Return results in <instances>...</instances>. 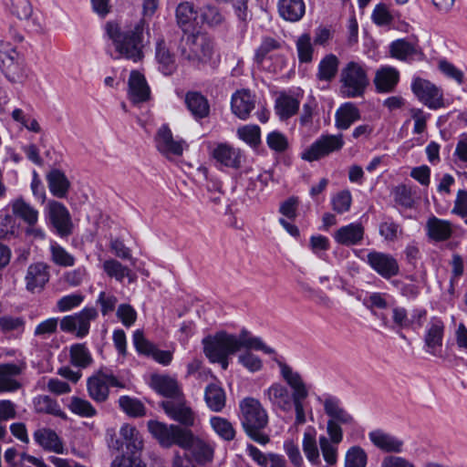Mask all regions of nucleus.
<instances>
[{"mask_svg":"<svg viewBox=\"0 0 467 467\" xmlns=\"http://www.w3.org/2000/svg\"><path fill=\"white\" fill-rule=\"evenodd\" d=\"M280 376L287 386L275 382L265 389L264 397L272 408L284 413L295 410V426L306 422V403L309 396V388L302 375L288 364L278 361Z\"/></svg>","mask_w":467,"mask_h":467,"instance_id":"f257e3e1","label":"nucleus"},{"mask_svg":"<svg viewBox=\"0 0 467 467\" xmlns=\"http://www.w3.org/2000/svg\"><path fill=\"white\" fill-rule=\"evenodd\" d=\"M159 2L160 0H143V18L126 29H121L118 24L112 22L107 23L106 32L112 41L115 50L119 54L117 58L125 57L134 62L142 58L145 31L147 35H149L148 24L145 18L153 16L158 9Z\"/></svg>","mask_w":467,"mask_h":467,"instance_id":"f03ea898","label":"nucleus"},{"mask_svg":"<svg viewBox=\"0 0 467 467\" xmlns=\"http://www.w3.org/2000/svg\"><path fill=\"white\" fill-rule=\"evenodd\" d=\"M148 429L161 446L169 448L178 445L182 449H192L195 461L201 465L213 462L214 453L213 445L195 438L192 431L174 424L167 425L158 420H149Z\"/></svg>","mask_w":467,"mask_h":467,"instance_id":"7ed1b4c3","label":"nucleus"},{"mask_svg":"<svg viewBox=\"0 0 467 467\" xmlns=\"http://www.w3.org/2000/svg\"><path fill=\"white\" fill-rule=\"evenodd\" d=\"M202 343L203 353L208 359L223 355L231 356L243 348L263 351L267 355L275 354V349L265 345L261 337L253 336L245 328H243L238 335L219 331L205 337Z\"/></svg>","mask_w":467,"mask_h":467,"instance_id":"20e7f679","label":"nucleus"},{"mask_svg":"<svg viewBox=\"0 0 467 467\" xmlns=\"http://www.w3.org/2000/svg\"><path fill=\"white\" fill-rule=\"evenodd\" d=\"M239 409L241 424L247 436L261 445L268 443L270 438L264 431L268 425L269 418L260 400L246 397L240 401Z\"/></svg>","mask_w":467,"mask_h":467,"instance_id":"39448f33","label":"nucleus"},{"mask_svg":"<svg viewBox=\"0 0 467 467\" xmlns=\"http://www.w3.org/2000/svg\"><path fill=\"white\" fill-rule=\"evenodd\" d=\"M177 50L181 60L197 68L211 63L214 53L213 42L199 31L182 34Z\"/></svg>","mask_w":467,"mask_h":467,"instance_id":"423d86ee","label":"nucleus"},{"mask_svg":"<svg viewBox=\"0 0 467 467\" xmlns=\"http://www.w3.org/2000/svg\"><path fill=\"white\" fill-rule=\"evenodd\" d=\"M338 82L342 98H361L369 85L368 69L358 62L349 61L340 69Z\"/></svg>","mask_w":467,"mask_h":467,"instance_id":"0eeeda50","label":"nucleus"},{"mask_svg":"<svg viewBox=\"0 0 467 467\" xmlns=\"http://www.w3.org/2000/svg\"><path fill=\"white\" fill-rule=\"evenodd\" d=\"M410 87L415 97L429 109H438L445 107L442 89L430 80L414 77Z\"/></svg>","mask_w":467,"mask_h":467,"instance_id":"6e6552de","label":"nucleus"},{"mask_svg":"<svg viewBox=\"0 0 467 467\" xmlns=\"http://www.w3.org/2000/svg\"><path fill=\"white\" fill-rule=\"evenodd\" d=\"M109 387L123 388L124 385L112 373L104 369H99L87 380L88 396L98 403L109 399Z\"/></svg>","mask_w":467,"mask_h":467,"instance_id":"1a4fd4ad","label":"nucleus"},{"mask_svg":"<svg viewBox=\"0 0 467 467\" xmlns=\"http://www.w3.org/2000/svg\"><path fill=\"white\" fill-rule=\"evenodd\" d=\"M344 144L342 134L321 135L301 153V158L309 162L318 161L333 152L339 151Z\"/></svg>","mask_w":467,"mask_h":467,"instance_id":"9d476101","label":"nucleus"},{"mask_svg":"<svg viewBox=\"0 0 467 467\" xmlns=\"http://www.w3.org/2000/svg\"><path fill=\"white\" fill-rule=\"evenodd\" d=\"M156 149L167 158L179 157L187 148V143L182 139H174L167 125L161 126L154 137Z\"/></svg>","mask_w":467,"mask_h":467,"instance_id":"9b49d317","label":"nucleus"},{"mask_svg":"<svg viewBox=\"0 0 467 467\" xmlns=\"http://www.w3.org/2000/svg\"><path fill=\"white\" fill-rule=\"evenodd\" d=\"M445 332V325L441 317H431L425 327L424 331V349L434 357L441 354L443 337Z\"/></svg>","mask_w":467,"mask_h":467,"instance_id":"f8f14e48","label":"nucleus"},{"mask_svg":"<svg viewBox=\"0 0 467 467\" xmlns=\"http://www.w3.org/2000/svg\"><path fill=\"white\" fill-rule=\"evenodd\" d=\"M367 263L380 276L389 279L400 273L397 259L387 253L371 251L367 255Z\"/></svg>","mask_w":467,"mask_h":467,"instance_id":"ddd939ff","label":"nucleus"},{"mask_svg":"<svg viewBox=\"0 0 467 467\" xmlns=\"http://www.w3.org/2000/svg\"><path fill=\"white\" fill-rule=\"evenodd\" d=\"M161 407L171 420L180 422L182 425L185 427L195 425V414L185 404L182 396L176 400H164L161 403Z\"/></svg>","mask_w":467,"mask_h":467,"instance_id":"4468645a","label":"nucleus"},{"mask_svg":"<svg viewBox=\"0 0 467 467\" xmlns=\"http://www.w3.org/2000/svg\"><path fill=\"white\" fill-rule=\"evenodd\" d=\"M212 156L222 165L235 170L240 169L245 161L244 151L226 142L217 143L212 150Z\"/></svg>","mask_w":467,"mask_h":467,"instance_id":"2eb2a0df","label":"nucleus"},{"mask_svg":"<svg viewBox=\"0 0 467 467\" xmlns=\"http://www.w3.org/2000/svg\"><path fill=\"white\" fill-rule=\"evenodd\" d=\"M50 223L60 236L71 234V218L67 207L57 201H49L47 205Z\"/></svg>","mask_w":467,"mask_h":467,"instance_id":"dca6fc26","label":"nucleus"},{"mask_svg":"<svg viewBox=\"0 0 467 467\" xmlns=\"http://www.w3.org/2000/svg\"><path fill=\"white\" fill-rule=\"evenodd\" d=\"M49 278V266L46 263L31 264L25 276L26 289L30 293H39L45 288Z\"/></svg>","mask_w":467,"mask_h":467,"instance_id":"f3484780","label":"nucleus"},{"mask_svg":"<svg viewBox=\"0 0 467 467\" xmlns=\"http://www.w3.org/2000/svg\"><path fill=\"white\" fill-rule=\"evenodd\" d=\"M372 444L387 453H400L403 451L404 441L395 435L382 430H375L368 433Z\"/></svg>","mask_w":467,"mask_h":467,"instance_id":"a211bd4d","label":"nucleus"},{"mask_svg":"<svg viewBox=\"0 0 467 467\" xmlns=\"http://www.w3.org/2000/svg\"><path fill=\"white\" fill-rule=\"evenodd\" d=\"M129 98L133 103H140L150 99V89L145 77L137 70H132L129 78Z\"/></svg>","mask_w":467,"mask_h":467,"instance_id":"6ab92c4d","label":"nucleus"},{"mask_svg":"<svg viewBox=\"0 0 467 467\" xmlns=\"http://www.w3.org/2000/svg\"><path fill=\"white\" fill-rule=\"evenodd\" d=\"M325 413L329 417L328 420H332L340 425H353L355 420L341 405L339 399L329 396L323 402Z\"/></svg>","mask_w":467,"mask_h":467,"instance_id":"aec40b11","label":"nucleus"},{"mask_svg":"<svg viewBox=\"0 0 467 467\" xmlns=\"http://www.w3.org/2000/svg\"><path fill=\"white\" fill-rule=\"evenodd\" d=\"M24 369V366L14 363L0 364V393L14 392L21 388V384L16 379Z\"/></svg>","mask_w":467,"mask_h":467,"instance_id":"412c9836","label":"nucleus"},{"mask_svg":"<svg viewBox=\"0 0 467 467\" xmlns=\"http://www.w3.org/2000/svg\"><path fill=\"white\" fill-rule=\"evenodd\" d=\"M364 233V227L360 223H351L338 228L334 234V239L345 246L357 245L363 240Z\"/></svg>","mask_w":467,"mask_h":467,"instance_id":"4be33fe9","label":"nucleus"},{"mask_svg":"<svg viewBox=\"0 0 467 467\" xmlns=\"http://www.w3.org/2000/svg\"><path fill=\"white\" fill-rule=\"evenodd\" d=\"M254 96L250 91L243 89L232 96L231 108L233 113L241 119H246L254 109Z\"/></svg>","mask_w":467,"mask_h":467,"instance_id":"5701e85b","label":"nucleus"},{"mask_svg":"<svg viewBox=\"0 0 467 467\" xmlns=\"http://www.w3.org/2000/svg\"><path fill=\"white\" fill-rule=\"evenodd\" d=\"M400 80L399 71L391 67H382L376 71L374 84L379 93L392 92Z\"/></svg>","mask_w":467,"mask_h":467,"instance_id":"b1692460","label":"nucleus"},{"mask_svg":"<svg viewBox=\"0 0 467 467\" xmlns=\"http://www.w3.org/2000/svg\"><path fill=\"white\" fill-rule=\"evenodd\" d=\"M426 231L428 237L436 242L450 239L453 233L451 222L440 219L436 216H431L427 220Z\"/></svg>","mask_w":467,"mask_h":467,"instance_id":"393cba45","label":"nucleus"},{"mask_svg":"<svg viewBox=\"0 0 467 467\" xmlns=\"http://www.w3.org/2000/svg\"><path fill=\"white\" fill-rule=\"evenodd\" d=\"M33 436L35 441L44 450L58 454L64 452L63 442L53 430L47 428L38 429L34 432Z\"/></svg>","mask_w":467,"mask_h":467,"instance_id":"a878e982","label":"nucleus"},{"mask_svg":"<svg viewBox=\"0 0 467 467\" xmlns=\"http://www.w3.org/2000/svg\"><path fill=\"white\" fill-rule=\"evenodd\" d=\"M299 107V99L285 92H280V95L275 99V113L281 120H286L296 115Z\"/></svg>","mask_w":467,"mask_h":467,"instance_id":"bb28decb","label":"nucleus"},{"mask_svg":"<svg viewBox=\"0 0 467 467\" xmlns=\"http://www.w3.org/2000/svg\"><path fill=\"white\" fill-rule=\"evenodd\" d=\"M302 449L311 464L320 465L321 460L317 441V430L313 426L306 427L304 431Z\"/></svg>","mask_w":467,"mask_h":467,"instance_id":"cd10ccee","label":"nucleus"},{"mask_svg":"<svg viewBox=\"0 0 467 467\" xmlns=\"http://www.w3.org/2000/svg\"><path fill=\"white\" fill-rule=\"evenodd\" d=\"M176 21L182 28L183 34H190L194 31V23L197 18V12L190 2H182L179 4L175 12Z\"/></svg>","mask_w":467,"mask_h":467,"instance_id":"c85d7f7f","label":"nucleus"},{"mask_svg":"<svg viewBox=\"0 0 467 467\" xmlns=\"http://www.w3.org/2000/svg\"><path fill=\"white\" fill-rule=\"evenodd\" d=\"M13 214L27 225H36L38 221V211L23 198H17L10 203Z\"/></svg>","mask_w":467,"mask_h":467,"instance_id":"c756f323","label":"nucleus"},{"mask_svg":"<svg viewBox=\"0 0 467 467\" xmlns=\"http://www.w3.org/2000/svg\"><path fill=\"white\" fill-rule=\"evenodd\" d=\"M151 384L153 389L164 397L176 400L182 396L178 382L169 376H154Z\"/></svg>","mask_w":467,"mask_h":467,"instance_id":"7c9ffc66","label":"nucleus"},{"mask_svg":"<svg viewBox=\"0 0 467 467\" xmlns=\"http://www.w3.org/2000/svg\"><path fill=\"white\" fill-rule=\"evenodd\" d=\"M278 11L280 16L287 21H299L306 11L303 0H279Z\"/></svg>","mask_w":467,"mask_h":467,"instance_id":"2f4dec72","label":"nucleus"},{"mask_svg":"<svg viewBox=\"0 0 467 467\" xmlns=\"http://www.w3.org/2000/svg\"><path fill=\"white\" fill-rule=\"evenodd\" d=\"M47 181L49 191L54 196L57 198L66 197L70 182L64 172L59 170H53L47 174Z\"/></svg>","mask_w":467,"mask_h":467,"instance_id":"473e14b6","label":"nucleus"},{"mask_svg":"<svg viewBox=\"0 0 467 467\" xmlns=\"http://www.w3.org/2000/svg\"><path fill=\"white\" fill-rule=\"evenodd\" d=\"M185 103L195 119H203L209 115V103L202 94L188 92L185 97Z\"/></svg>","mask_w":467,"mask_h":467,"instance_id":"72a5a7b5","label":"nucleus"},{"mask_svg":"<svg viewBox=\"0 0 467 467\" xmlns=\"http://www.w3.org/2000/svg\"><path fill=\"white\" fill-rule=\"evenodd\" d=\"M359 119L358 109L353 103L347 102L337 110L336 125L340 130H347Z\"/></svg>","mask_w":467,"mask_h":467,"instance_id":"f704fd0d","label":"nucleus"},{"mask_svg":"<svg viewBox=\"0 0 467 467\" xmlns=\"http://www.w3.org/2000/svg\"><path fill=\"white\" fill-rule=\"evenodd\" d=\"M204 400L213 411H221L226 401L224 390L218 384L211 383L205 388Z\"/></svg>","mask_w":467,"mask_h":467,"instance_id":"c9c22d12","label":"nucleus"},{"mask_svg":"<svg viewBox=\"0 0 467 467\" xmlns=\"http://www.w3.org/2000/svg\"><path fill=\"white\" fill-rule=\"evenodd\" d=\"M102 268L108 276L118 282H122L125 277H128L130 282L134 281V275L131 270L115 259L104 261Z\"/></svg>","mask_w":467,"mask_h":467,"instance_id":"e433bc0d","label":"nucleus"},{"mask_svg":"<svg viewBox=\"0 0 467 467\" xmlns=\"http://www.w3.org/2000/svg\"><path fill=\"white\" fill-rule=\"evenodd\" d=\"M16 59V51L10 45L0 42V67L6 77L10 78L17 68Z\"/></svg>","mask_w":467,"mask_h":467,"instance_id":"4c0bfd02","label":"nucleus"},{"mask_svg":"<svg viewBox=\"0 0 467 467\" xmlns=\"http://www.w3.org/2000/svg\"><path fill=\"white\" fill-rule=\"evenodd\" d=\"M282 42L271 36H264L260 45L255 49L254 60L256 64L262 65L266 58L271 57V54L280 49Z\"/></svg>","mask_w":467,"mask_h":467,"instance_id":"58836bf2","label":"nucleus"},{"mask_svg":"<svg viewBox=\"0 0 467 467\" xmlns=\"http://www.w3.org/2000/svg\"><path fill=\"white\" fill-rule=\"evenodd\" d=\"M98 311L95 307H85L74 315L77 325V337H84L89 332L90 321L98 317Z\"/></svg>","mask_w":467,"mask_h":467,"instance_id":"ea45409f","label":"nucleus"},{"mask_svg":"<svg viewBox=\"0 0 467 467\" xmlns=\"http://www.w3.org/2000/svg\"><path fill=\"white\" fill-rule=\"evenodd\" d=\"M156 59L160 64L161 70L164 75H171L176 68L173 55L166 47L163 40L157 43Z\"/></svg>","mask_w":467,"mask_h":467,"instance_id":"a19ab883","label":"nucleus"},{"mask_svg":"<svg viewBox=\"0 0 467 467\" xmlns=\"http://www.w3.org/2000/svg\"><path fill=\"white\" fill-rule=\"evenodd\" d=\"M339 60L333 54L327 55L318 65L317 78L323 81H331L338 68Z\"/></svg>","mask_w":467,"mask_h":467,"instance_id":"79ce46f5","label":"nucleus"},{"mask_svg":"<svg viewBox=\"0 0 467 467\" xmlns=\"http://www.w3.org/2000/svg\"><path fill=\"white\" fill-rule=\"evenodd\" d=\"M119 434L123 439L128 450L135 453L142 449V439L139 431L132 425L124 424L121 426Z\"/></svg>","mask_w":467,"mask_h":467,"instance_id":"37998d69","label":"nucleus"},{"mask_svg":"<svg viewBox=\"0 0 467 467\" xmlns=\"http://www.w3.org/2000/svg\"><path fill=\"white\" fill-rule=\"evenodd\" d=\"M34 405L37 412L52 414L61 418L66 417L57 402L49 396L43 395L36 397L34 400Z\"/></svg>","mask_w":467,"mask_h":467,"instance_id":"c03bdc74","label":"nucleus"},{"mask_svg":"<svg viewBox=\"0 0 467 467\" xmlns=\"http://www.w3.org/2000/svg\"><path fill=\"white\" fill-rule=\"evenodd\" d=\"M49 249L51 260L55 265L62 267H70L75 265V256L57 243H52Z\"/></svg>","mask_w":467,"mask_h":467,"instance_id":"a18cd8bd","label":"nucleus"},{"mask_svg":"<svg viewBox=\"0 0 467 467\" xmlns=\"http://www.w3.org/2000/svg\"><path fill=\"white\" fill-rule=\"evenodd\" d=\"M338 444L334 441H327L326 435H320L318 438V445L324 461L327 465H335L338 459Z\"/></svg>","mask_w":467,"mask_h":467,"instance_id":"49530a36","label":"nucleus"},{"mask_svg":"<svg viewBox=\"0 0 467 467\" xmlns=\"http://www.w3.org/2000/svg\"><path fill=\"white\" fill-rule=\"evenodd\" d=\"M69 410L76 415L91 418L97 415V410L87 400L73 396L68 405Z\"/></svg>","mask_w":467,"mask_h":467,"instance_id":"de8ad7c7","label":"nucleus"},{"mask_svg":"<svg viewBox=\"0 0 467 467\" xmlns=\"http://www.w3.org/2000/svg\"><path fill=\"white\" fill-rule=\"evenodd\" d=\"M70 360L74 366L86 368L91 364L92 358L84 344H74L70 348Z\"/></svg>","mask_w":467,"mask_h":467,"instance_id":"09e8293b","label":"nucleus"},{"mask_svg":"<svg viewBox=\"0 0 467 467\" xmlns=\"http://www.w3.org/2000/svg\"><path fill=\"white\" fill-rule=\"evenodd\" d=\"M213 430L223 440L232 441L234 439L235 431L232 423L224 418L214 416L210 420Z\"/></svg>","mask_w":467,"mask_h":467,"instance_id":"8fccbe9b","label":"nucleus"},{"mask_svg":"<svg viewBox=\"0 0 467 467\" xmlns=\"http://www.w3.org/2000/svg\"><path fill=\"white\" fill-rule=\"evenodd\" d=\"M298 60L300 63H309L313 59L314 47L309 34L301 35L296 43Z\"/></svg>","mask_w":467,"mask_h":467,"instance_id":"3c124183","label":"nucleus"},{"mask_svg":"<svg viewBox=\"0 0 467 467\" xmlns=\"http://www.w3.org/2000/svg\"><path fill=\"white\" fill-rule=\"evenodd\" d=\"M368 463V455L359 446L350 447L345 455L344 467H366Z\"/></svg>","mask_w":467,"mask_h":467,"instance_id":"603ef678","label":"nucleus"},{"mask_svg":"<svg viewBox=\"0 0 467 467\" xmlns=\"http://www.w3.org/2000/svg\"><path fill=\"white\" fill-rule=\"evenodd\" d=\"M119 405L129 416L141 417L145 415V407L137 399H133L129 396H121L119 399Z\"/></svg>","mask_w":467,"mask_h":467,"instance_id":"864d4df0","label":"nucleus"},{"mask_svg":"<svg viewBox=\"0 0 467 467\" xmlns=\"http://www.w3.org/2000/svg\"><path fill=\"white\" fill-rule=\"evenodd\" d=\"M237 135L251 147H257L261 142V130L257 125H245L237 130Z\"/></svg>","mask_w":467,"mask_h":467,"instance_id":"5fc2aeb1","label":"nucleus"},{"mask_svg":"<svg viewBox=\"0 0 467 467\" xmlns=\"http://www.w3.org/2000/svg\"><path fill=\"white\" fill-rule=\"evenodd\" d=\"M96 303L99 306L100 313L105 317L115 310L118 298L111 292L101 291L99 294Z\"/></svg>","mask_w":467,"mask_h":467,"instance_id":"6e6d98bb","label":"nucleus"},{"mask_svg":"<svg viewBox=\"0 0 467 467\" xmlns=\"http://www.w3.org/2000/svg\"><path fill=\"white\" fill-rule=\"evenodd\" d=\"M266 144L272 150L279 153L285 151L289 147L287 137L277 130L267 134Z\"/></svg>","mask_w":467,"mask_h":467,"instance_id":"4d7b16f0","label":"nucleus"},{"mask_svg":"<svg viewBox=\"0 0 467 467\" xmlns=\"http://www.w3.org/2000/svg\"><path fill=\"white\" fill-rule=\"evenodd\" d=\"M88 276L87 268L83 265L63 274V281L70 287H78L83 284Z\"/></svg>","mask_w":467,"mask_h":467,"instance_id":"13d9d810","label":"nucleus"},{"mask_svg":"<svg viewBox=\"0 0 467 467\" xmlns=\"http://www.w3.org/2000/svg\"><path fill=\"white\" fill-rule=\"evenodd\" d=\"M351 203L352 196L348 190L340 191L332 198L333 210L337 213L348 212Z\"/></svg>","mask_w":467,"mask_h":467,"instance_id":"bf43d9fd","label":"nucleus"},{"mask_svg":"<svg viewBox=\"0 0 467 467\" xmlns=\"http://www.w3.org/2000/svg\"><path fill=\"white\" fill-rule=\"evenodd\" d=\"M395 202L405 207L410 208L414 203L410 187L405 184L396 186L392 192Z\"/></svg>","mask_w":467,"mask_h":467,"instance_id":"052dcab7","label":"nucleus"},{"mask_svg":"<svg viewBox=\"0 0 467 467\" xmlns=\"http://www.w3.org/2000/svg\"><path fill=\"white\" fill-rule=\"evenodd\" d=\"M402 233L400 225L392 220H387L379 224V234L388 242H394Z\"/></svg>","mask_w":467,"mask_h":467,"instance_id":"680f3d73","label":"nucleus"},{"mask_svg":"<svg viewBox=\"0 0 467 467\" xmlns=\"http://www.w3.org/2000/svg\"><path fill=\"white\" fill-rule=\"evenodd\" d=\"M85 296L80 293H73L62 296L57 302V308L59 312H67L79 306L84 301Z\"/></svg>","mask_w":467,"mask_h":467,"instance_id":"e2e57ef3","label":"nucleus"},{"mask_svg":"<svg viewBox=\"0 0 467 467\" xmlns=\"http://www.w3.org/2000/svg\"><path fill=\"white\" fill-rule=\"evenodd\" d=\"M201 17L203 23L210 26H215L223 23V16L219 8L213 5H205L201 10Z\"/></svg>","mask_w":467,"mask_h":467,"instance_id":"0e129e2a","label":"nucleus"},{"mask_svg":"<svg viewBox=\"0 0 467 467\" xmlns=\"http://www.w3.org/2000/svg\"><path fill=\"white\" fill-rule=\"evenodd\" d=\"M245 350L238 356V362L250 372L259 371L263 367L262 360L251 352L252 349Z\"/></svg>","mask_w":467,"mask_h":467,"instance_id":"69168bd1","label":"nucleus"},{"mask_svg":"<svg viewBox=\"0 0 467 467\" xmlns=\"http://www.w3.org/2000/svg\"><path fill=\"white\" fill-rule=\"evenodd\" d=\"M390 51L394 57L405 60L415 53V48L405 40H397L391 44Z\"/></svg>","mask_w":467,"mask_h":467,"instance_id":"338daca9","label":"nucleus"},{"mask_svg":"<svg viewBox=\"0 0 467 467\" xmlns=\"http://www.w3.org/2000/svg\"><path fill=\"white\" fill-rule=\"evenodd\" d=\"M284 450L295 467H302L304 463L303 457L299 451V447L292 440H287L284 442Z\"/></svg>","mask_w":467,"mask_h":467,"instance_id":"774afa93","label":"nucleus"}]
</instances>
